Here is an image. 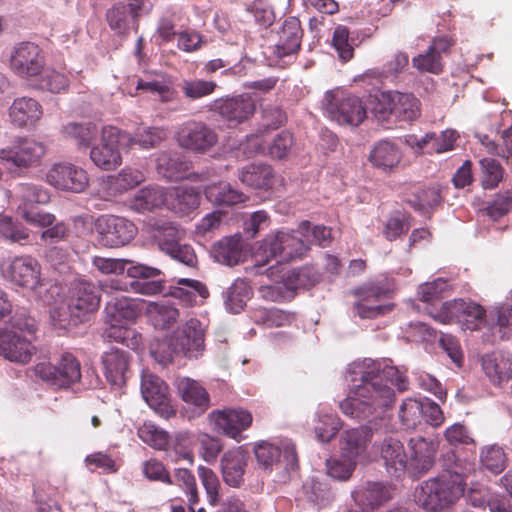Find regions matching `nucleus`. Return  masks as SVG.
I'll return each instance as SVG.
<instances>
[{"label":"nucleus","mask_w":512,"mask_h":512,"mask_svg":"<svg viewBox=\"0 0 512 512\" xmlns=\"http://www.w3.org/2000/svg\"><path fill=\"white\" fill-rule=\"evenodd\" d=\"M349 374L353 385L339 408L350 418L385 420L396 402L395 391L387 382L394 384L399 392L409 389L405 373L387 360L356 361L350 366Z\"/></svg>","instance_id":"obj_1"},{"label":"nucleus","mask_w":512,"mask_h":512,"mask_svg":"<svg viewBox=\"0 0 512 512\" xmlns=\"http://www.w3.org/2000/svg\"><path fill=\"white\" fill-rule=\"evenodd\" d=\"M310 235L314 242L324 247L330 240L331 230L322 225L312 228L309 221H303L297 231H278L267 235L255 255L258 266L266 265L271 259H277V263L281 264L302 257L309 248L307 242Z\"/></svg>","instance_id":"obj_2"},{"label":"nucleus","mask_w":512,"mask_h":512,"mask_svg":"<svg viewBox=\"0 0 512 512\" xmlns=\"http://www.w3.org/2000/svg\"><path fill=\"white\" fill-rule=\"evenodd\" d=\"M127 275L134 279L130 284L131 288L143 295L168 293L189 306L197 304L198 298L203 300L209 296V291L204 283L188 278L178 279L177 284L179 286H170L169 290L166 291L164 280L160 277L162 272L157 268L143 264L128 266Z\"/></svg>","instance_id":"obj_3"},{"label":"nucleus","mask_w":512,"mask_h":512,"mask_svg":"<svg viewBox=\"0 0 512 512\" xmlns=\"http://www.w3.org/2000/svg\"><path fill=\"white\" fill-rule=\"evenodd\" d=\"M101 302V288L86 279L70 283L65 298L50 311L52 321L61 328L90 321Z\"/></svg>","instance_id":"obj_4"},{"label":"nucleus","mask_w":512,"mask_h":512,"mask_svg":"<svg viewBox=\"0 0 512 512\" xmlns=\"http://www.w3.org/2000/svg\"><path fill=\"white\" fill-rule=\"evenodd\" d=\"M101 143L90 149V160H121V150L139 145L149 149L160 143L165 132L156 127L138 131L134 137L114 126H105L101 131Z\"/></svg>","instance_id":"obj_5"},{"label":"nucleus","mask_w":512,"mask_h":512,"mask_svg":"<svg viewBox=\"0 0 512 512\" xmlns=\"http://www.w3.org/2000/svg\"><path fill=\"white\" fill-rule=\"evenodd\" d=\"M280 280L275 284L262 285L259 288L261 297L272 302H280L292 298L299 288H307L319 280V274L314 267L304 266L284 271L282 269Z\"/></svg>","instance_id":"obj_6"},{"label":"nucleus","mask_w":512,"mask_h":512,"mask_svg":"<svg viewBox=\"0 0 512 512\" xmlns=\"http://www.w3.org/2000/svg\"><path fill=\"white\" fill-rule=\"evenodd\" d=\"M327 116L340 125L358 126L366 118L361 98L344 91H328L323 99Z\"/></svg>","instance_id":"obj_7"},{"label":"nucleus","mask_w":512,"mask_h":512,"mask_svg":"<svg viewBox=\"0 0 512 512\" xmlns=\"http://www.w3.org/2000/svg\"><path fill=\"white\" fill-rule=\"evenodd\" d=\"M462 495L458 486H451L445 477L430 478L415 489L414 500L419 507L428 512L441 511Z\"/></svg>","instance_id":"obj_8"},{"label":"nucleus","mask_w":512,"mask_h":512,"mask_svg":"<svg viewBox=\"0 0 512 512\" xmlns=\"http://www.w3.org/2000/svg\"><path fill=\"white\" fill-rule=\"evenodd\" d=\"M96 241L104 248H120L129 244L137 228L128 219L115 215H101L95 220Z\"/></svg>","instance_id":"obj_9"},{"label":"nucleus","mask_w":512,"mask_h":512,"mask_svg":"<svg viewBox=\"0 0 512 512\" xmlns=\"http://www.w3.org/2000/svg\"><path fill=\"white\" fill-rule=\"evenodd\" d=\"M485 309L478 303L454 299L446 301L431 316L438 322L450 324L460 323L468 330H476L485 321Z\"/></svg>","instance_id":"obj_10"},{"label":"nucleus","mask_w":512,"mask_h":512,"mask_svg":"<svg viewBox=\"0 0 512 512\" xmlns=\"http://www.w3.org/2000/svg\"><path fill=\"white\" fill-rule=\"evenodd\" d=\"M36 374L56 388H68L81 378L80 364L71 353H63L53 362L36 365Z\"/></svg>","instance_id":"obj_11"},{"label":"nucleus","mask_w":512,"mask_h":512,"mask_svg":"<svg viewBox=\"0 0 512 512\" xmlns=\"http://www.w3.org/2000/svg\"><path fill=\"white\" fill-rule=\"evenodd\" d=\"M388 292L385 280L364 283L353 292L358 298L353 305V313L361 319H374L392 311V304H373L385 298Z\"/></svg>","instance_id":"obj_12"},{"label":"nucleus","mask_w":512,"mask_h":512,"mask_svg":"<svg viewBox=\"0 0 512 512\" xmlns=\"http://www.w3.org/2000/svg\"><path fill=\"white\" fill-rule=\"evenodd\" d=\"M382 98V102L373 108L379 121H388L391 117L400 121H413L420 114L419 100L413 94L394 91L383 94Z\"/></svg>","instance_id":"obj_13"},{"label":"nucleus","mask_w":512,"mask_h":512,"mask_svg":"<svg viewBox=\"0 0 512 512\" xmlns=\"http://www.w3.org/2000/svg\"><path fill=\"white\" fill-rule=\"evenodd\" d=\"M255 110V99L247 93L218 98L209 104V111L219 114L230 126L246 122L253 116Z\"/></svg>","instance_id":"obj_14"},{"label":"nucleus","mask_w":512,"mask_h":512,"mask_svg":"<svg viewBox=\"0 0 512 512\" xmlns=\"http://www.w3.org/2000/svg\"><path fill=\"white\" fill-rule=\"evenodd\" d=\"M175 137L180 147L196 153H205L218 142L215 129L201 121L182 124Z\"/></svg>","instance_id":"obj_15"},{"label":"nucleus","mask_w":512,"mask_h":512,"mask_svg":"<svg viewBox=\"0 0 512 512\" xmlns=\"http://www.w3.org/2000/svg\"><path fill=\"white\" fill-rule=\"evenodd\" d=\"M358 421H367L368 425H362L357 428L349 429L341 435L340 449L342 457H348L356 461L367 447V442L371 440L374 431H378L389 423V418L385 420H371L355 418Z\"/></svg>","instance_id":"obj_16"},{"label":"nucleus","mask_w":512,"mask_h":512,"mask_svg":"<svg viewBox=\"0 0 512 512\" xmlns=\"http://www.w3.org/2000/svg\"><path fill=\"white\" fill-rule=\"evenodd\" d=\"M3 274L13 284L31 291H37L43 286L41 265L31 256L15 257L3 270Z\"/></svg>","instance_id":"obj_17"},{"label":"nucleus","mask_w":512,"mask_h":512,"mask_svg":"<svg viewBox=\"0 0 512 512\" xmlns=\"http://www.w3.org/2000/svg\"><path fill=\"white\" fill-rule=\"evenodd\" d=\"M141 394L146 403L165 419L175 415L170 403L168 386L157 375L143 371L141 374Z\"/></svg>","instance_id":"obj_18"},{"label":"nucleus","mask_w":512,"mask_h":512,"mask_svg":"<svg viewBox=\"0 0 512 512\" xmlns=\"http://www.w3.org/2000/svg\"><path fill=\"white\" fill-rule=\"evenodd\" d=\"M47 181L57 189L81 193L87 188L89 177L85 169L72 162H56L47 174Z\"/></svg>","instance_id":"obj_19"},{"label":"nucleus","mask_w":512,"mask_h":512,"mask_svg":"<svg viewBox=\"0 0 512 512\" xmlns=\"http://www.w3.org/2000/svg\"><path fill=\"white\" fill-rule=\"evenodd\" d=\"M44 65V56L38 45L32 42H20L14 46L10 56V67L18 76H37Z\"/></svg>","instance_id":"obj_20"},{"label":"nucleus","mask_w":512,"mask_h":512,"mask_svg":"<svg viewBox=\"0 0 512 512\" xmlns=\"http://www.w3.org/2000/svg\"><path fill=\"white\" fill-rule=\"evenodd\" d=\"M408 449L407 472L411 477H419L433 467L438 449V445L433 439L420 435L411 437L408 441Z\"/></svg>","instance_id":"obj_21"},{"label":"nucleus","mask_w":512,"mask_h":512,"mask_svg":"<svg viewBox=\"0 0 512 512\" xmlns=\"http://www.w3.org/2000/svg\"><path fill=\"white\" fill-rule=\"evenodd\" d=\"M178 355L197 357L204 349V328L198 319H189L182 331L169 336Z\"/></svg>","instance_id":"obj_22"},{"label":"nucleus","mask_w":512,"mask_h":512,"mask_svg":"<svg viewBox=\"0 0 512 512\" xmlns=\"http://www.w3.org/2000/svg\"><path fill=\"white\" fill-rule=\"evenodd\" d=\"M379 452L388 474L400 478L407 471L408 456L403 443L393 436H386L373 445Z\"/></svg>","instance_id":"obj_23"},{"label":"nucleus","mask_w":512,"mask_h":512,"mask_svg":"<svg viewBox=\"0 0 512 512\" xmlns=\"http://www.w3.org/2000/svg\"><path fill=\"white\" fill-rule=\"evenodd\" d=\"M32 339L9 329L0 330V355L11 362L27 363L35 352Z\"/></svg>","instance_id":"obj_24"},{"label":"nucleus","mask_w":512,"mask_h":512,"mask_svg":"<svg viewBox=\"0 0 512 512\" xmlns=\"http://www.w3.org/2000/svg\"><path fill=\"white\" fill-rule=\"evenodd\" d=\"M440 462L443 468V472L440 476L445 477L452 487L458 486L460 494L463 496L466 487V479L475 470L474 462L467 458L460 457L453 450L443 453Z\"/></svg>","instance_id":"obj_25"},{"label":"nucleus","mask_w":512,"mask_h":512,"mask_svg":"<svg viewBox=\"0 0 512 512\" xmlns=\"http://www.w3.org/2000/svg\"><path fill=\"white\" fill-rule=\"evenodd\" d=\"M130 354L118 348H111L102 355V364L107 381L115 388H122L129 374Z\"/></svg>","instance_id":"obj_26"},{"label":"nucleus","mask_w":512,"mask_h":512,"mask_svg":"<svg viewBox=\"0 0 512 512\" xmlns=\"http://www.w3.org/2000/svg\"><path fill=\"white\" fill-rule=\"evenodd\" d=\"M459 137L460 135L456 130L446 129L439 134L435 132L426 133L420 139L411 136L407 143L413 148L417 147L426 154H441L455 149Z\"/></svg>","instance_id":"obj_27"},{"label":"nucleus","mask_w":512,"mask_h":512,"mask_svg":"<svg viewBox=\"0 0 512 512\" xmlns=\"http://www.w3.org/2000/svg\"><path fill=\"white\" fill-rule=\"evenodd\" d=\"M248 458V453L242 447L228 450L223 454L220 467L223 481L227 485L240 487L243 484Z\"/></svg>","instance_id":"obj_28"},{"label":"nucleus","mask_w":512,"mask_h":512,"mask_svg":"<svg viewBox=\"0 0 512 512\" xmlns=\"http://www.w3.org/2000/svg\"><path fill=\"white\" fill-rule=\"evenodd\" d=\"M219 431L231 438H237L252 423V415L241 408L225 409L212 413Z\"/></svg>","instance_id":"obj_29"},{"label":"nucleus","mask_w":512,"mask_h":512,"mask_svg":"<svg viewBox=\"0 0 512 512\" xmlns=\"http://www.w3.org/2000/svg\"><path fill=\"white\" fill-rule=\"evenodd\" d=\"M151 233L160 251L165 254L175 252L186 236V231L176 222L156 220L151 224Z\"/></svg>","instance_id":"obj_30"},{"label":"nucleus","mask_w":512,"mask_h":512,"mask_svg":"<svg viewBox=\"0 0 512 512\" xmlns=\"http://www.w3.org/2000/svg\"><path fill=\"white\" fill-rule=\"evenodd\" d=\"M239 179L248 187L265 191L273 189L279 181L272 167L266 162H250L245 165Z\"/></svg>","instance_id":"obj_31"},{"label":"nucleus","mask_w":512,"mask_h":512,"mask_svg":"<svg viewBox=\"0 0 512 512\" xmlns=\"http://www.w3.org/2000/svg\"><path fill=\"white\" fill-rule=\"evenodd\" d=\"M46 154L42 142L18 137L0 150V160H40Z\"/></svg>","instance_id":"obj_32"},{"label":"nucleus","mask_w":512,"mask_h":512,"mask_svg":"<svg viewBox=\"0 0 512 512\" xmlns=\"http://www.w3.org/2000/svg\"><path fill=\"white\" fill-rule=\"evenodd\" d=\"M303 30L296 17L287 18L279 32V39L275 45L274 53L283 58L297 53L301 47Z\"/></svg>","instance_id":"obj_33"},{"label":"nucleus","mask_w":512,"mask_h":512,"mask_svg":"<svg viewBox=\"0 0 512 512\" xmlns=\"http://www.w3.org/2000/svg\"><path fill=\"white\" fill-rule=\"evenodd\" d=\"M211 255L218 263L235 266L243 262L246 253L243 248L242 236L235 234L216 242L211 249Z\"/></svg>","instance_id":"obj_34"},{"label":"nucleus","mask_w":512,"mask_h":512,"mask_svg":"<svg viewBox=\"0 0 512 512\" xmlns=\"http://www.w3.org/2000/svg\"><path fill=\"white\" fill-rule=\"evenodd\" d=\"M481 367L494 385L500 386L512 378V360L502 353L493 352L483 355Z\"/></svg>","instance_id":"obj_35"},{"label":"nucleus","mask_w":512,"mask_h":512,"mask_svg":"<svg viewBox=\"0 0 512 512\" xmlns=\"http://www.w3.org/2000/svg\"><path fill=\"white\" fill-rule=\"evenodd\" d=\"M177 394L181 399L204 413L210 406V397L206 389L196 380L189 377H177L174 381Z\"/></svg>","instance_id":"obj_36"},{"label":"nucleus","mask_w":512,"mask_h":512,"mask_svg":"<svg viewBox=\"0 0 512 512\" xmlns=\"http://www.w3.org/2000/svg\"><path fill=\"white\" fill-rule=\"evenodd\" d=\"M42 114L43 110L39 102L30 97L15 99L9 110L12 122L19 127L34 124L41 118Z\"/></svg>","instance_id":"obj_37"},{"label":"nucleus","mask_w":512,"mask_h":512,"mask_svg":"<svg viewBox=\"0 0 512 512\" xmlns=\"http://www.w3.org/2000/svg\"><path fill=\"white\" fill-rule=\"evenodd\" d=\"M204 193L207 200L217 206H233L248 199L243 192L224 181L207 185Z\"/></svg>","instance_id":"obj_38"},{"label":"nucleus","mask_w":512,"mask_h":512,"mask_svg":"<svg viewBox=\"0 0 512 512\" xmlns=\"http://www.w3.org/2000/svg\"><path fill=\"white\" fill-rule=\"evenodd\" d=\"M106 318L117 323H129L137 319L140 313L136 300L121 296L112 298L105 307Z\"/></svg>","instance_id":"obj_39"},{"label":"nucleus","mask_w":512,"mask_h":512,"mask_svg":"<svg viewBox=\"0 0 512 512\" xmlns=\"http://www.w3.org/2000/svg\"><path fill=\"white\" fill-rule=\"evenodd\" d=\"M479 463L482 470L493 474H501L508 466V456L504 448L496 443L481 447Z\"/></svg>","instance_id":"obj_40"},{"label":"nucleus","mask_w":512,"mask_h":512,"mask_svg":"<svg viewBox=\"0 0 512 512\" xmlns=\"http://www.w3.org/2000/svg\"><path fill=\"white\" fill-rule=\"evenodd\" d=\"M65 138L73 140L79 148H90L92 141L98 135L97 125L87 122H68L62 127Z\"/></svg>","instance_id":"obj_41"},{"label":"nucleus","mask_w":512,"mask_h":512,"mask_svg":"<svg viewBox=\"0 0 512 512\" xmlns=\"http://www.w3.org/2000/svg\"><path fill=\"white\" fill-rule=\"evenodd\" d=\"M156 171L159 176L167 181H201L205 179L203 174L194 172L188 162H158Z\"/></svg>","instance_id":"obj_42"},{"label":"nucleus","mask_w":512,"mask_h":512,"mask_svg":"<svg viewBox=\"0 0 512 512\" xmlns=\"http://www.w3.org/2000/svg\"><path fill=\"white\" fill-rule=\"evenodd\" d=\"M166 192L159 186L142 188L135 195L132 205L138 211H152L161 208L166 202Z\"/></svg>","instance_id":"obj_43"},{"label":"nucleus","mask_w":512,"mask_h":512,"mask_svg":"<svg viewBox=\"0 0 512 512\" xmlns=\"http://www.w3.org/2000/svg\"><path fill=\"white\" fill-rule=\"evenodd\" d=\"M110 28L118 34H125L137 24V19L131 14V8L125 3H116L106 13Z\"/></svg>","instance_id":"obj_44"},{"label":"nucleus","mask_w":512,"mask_h":512,"mask_svg":"<svg viewBox=\"0 0 512 512\" xmlns=\"http://www.w3.org/2000/svg\"><path fill=\"white\" fill-rule=\"evenodd\" d=\"M250 294L251 290L247 281L241 278L236 279L223 293L226 309L232 313H239Z\"/></svg>","instance_id":"obj_45"},{"label":"nucleus","mask_w":512,"mask_h":512,"mask_svg":"<svg viewBox=\"0 0 512 512\" xmlns=\"http://www.w3.org/2000/svg\"><path fill=\"white\" fill-rule=\"evenodd\" d=\"M15 195L21 201L18 207L20 212L25 208H34V204H46L50 200L47 190L29 183L19 184Z\"/></svg>","instance_id":"obj_46"},{"label":"nucleus","mask_w":512,"mask_h":512,"mask_svg":"<svg viewBox=\"0 0 512 512\" xmlns=\"http://www.w3.org/2000/svg\"><path fill=\"white\" fill-rule=\"evenodd\" d=\"M302 493L308 502L320 507L327 505L333 499L329 486L314 477L304 482Z\"/></svg>","instance_id":"obj_47"},{"label":"nucleus","mask_w":512,"mask_h":512,"mask_svg":"<svg viewBox=\"0 0 512 512\" xmlns=\"http://www.w3.org/2000/svg\"><path fill=\"white\" fill-rule=\"evenodd\" d=\"M149 317L157 329H169L179 318V311L168 303H153L149 306Z\"/></svg>","instance_id":"obj_48"},{"label":"nucleus","mask_w":512,"mask_h":512,"mask_svg":"<svg viewBox=\"0 0 512 512\" xmlns=\"http://www.w3.org/2000/svg\"><path fill=\"white\" fill-rule=\"evenodd\" d=\"M201 201V195L194 189H182L176 192L171 203V209L178 215L185 216L196 210Z\"/></svg>","instance_id":"obj_49"},{"label":"nucleus","mask_w":512,"mask_h":512,"mask_svg":"<svg viewBox=\"0 0 512 512\" xmlns=\"http://www.w3.org/2000/svg\"><path fill=\"white\" fill-rule=\"evenodd\" d=\"M108 327L103 332V338L107 341L122 343L126 347L134 348L138 344L135 331L126 327L125 323H117L106 320Z\"/></svg>","instance_id":"obj_50"},{"label":"nucleus","mask_w":512,"mask_h":512,"mask_svg":"<svg viewBox=\"0 0 512 512\" xmlns=\"http://www.w3.org/2000/svg\"><path fill=\"white\" fill-rule=\"evenodd\" d=\"M423 415L422 400L407 398L399 407L398 417L405 429H415Z\"/></svg>","instance_id":"obj_51"},{"label":"nucleus","mask_w":512,"mask_h":512,"mask_svg":"<svg viewBox=\"0 0 512 512\" xmlns=\"http://www.w3.org/2000/svg\"><path fill=\"white\" fill-rule=\"evenodd\" d=\"M0 237L11 243L22 244L28 240L29 230L11 217L3 216L0 218Z\"/></svg>","instance_id":"obj_52"},{"label":"nucleus","mask_w":512,"mask_h":512,"mask_svg":"<svg viewBox=\"0 0 512 512\" xmlns=\"http://www.w3.org/2000/svg\"><path fill=\"white\" fill-rule=\"evenodd\" d=\"M216 88V82L203 79L183 80L180 83V89L182 93L186 98L190 100H198L205 96L211 95Z\"/></svg>","instance_id":"obj_53"},{"label":"nucleus","mask_w":512,"mask_h":512,"mask_svg":"<svg viewBox=\"0 0 512 512\" xmlns=\"http://www.w3.org/2000/svg\"><path fill=\"white\" fill-rule=\"evenodd\" d=\"M138 436L154 449L164 450L169 444L168 434L151 422H146L139 427Z\"/></svg>","instance_id":"obj_54"},{"label":"nucleus","mask_w":512,"mask_h":512,"mask_svg":"<svg viewBox=\"0 0 512 512\" xmlns=\"http://www.w3.org/2000/svg\"><path fill=\"white\" fill-rule=\"evenodd\" d=\"M91 264L98 272L104 275H119L127 272V265L131 266L132 261L120 258H107L101 256H93Z\"/></svg>","instance_id":"obj_55"},{"label":"nucleus","mask_w":512,"mask_h":512,"mask_svg":"<svg viewBox=\"0 0 512 512\" xmlns=\"http://www.w3.org/2000/svg\"><path fill=\"white\" fill-rule=\"evenodd\" d=\"M356 467V461L348 457L327 459L326 468L328 475L336 480L345 481L350 478Z\"/></svg>","instance_id":"obj_56"},{"label":"nucleus","mask_w":512,"mask_h":512,"mask_svg":"<svg viewBox=\"0 0 512 512\" xmlns=\"http://www.w3.org/2000/svg\"><path fill=\"white\" fill-rule=\"evenodd\" d=\"M108 179L119 190H128L143 182L145 176L142 171L127 167L115 175H109Z\"/></svg>","instance_id":"obj_57"},{"label":"nucleus","mask_w":512,"mask_h":512,"mask_svg":"<svg viewBox=\"0 0 512 512\" xmlns=\"http://www.w3.org/2000/svg\"><path fill=\"white\" fill-rule=\"evenodd\" d=\"M332 45L336 50L338 57L346 62L353 57L354 49L350 44L349 30L343 25H338L332 37Z\"/></svg>","instance_id":"obj_58"},{"label":"nucleus","mask_w":512,"mask_h":512,"mask_svg":"<svg viewBox=\"0 0 512 512\" xmlns=\"http://www.w3.org/2000/svg\"><path fill=\"white\" fill-rule=\"evenodd\" d=\"M402 157L396 140H380L370 151L368 160H400Z\"/></svg>","instance_id":"obj_59"},{"label":"nucleus","mask_w":512,"mask_h":512,"mask_svg":"<svg viewBox=\"0 0 512 512\" xmlns=\"http://www.w3.org/2000/svg\"><path fill=\"white\" fill-rule=\"evenodd\" d=\"M340 420L333 414H325L319 417L315 426V433L320 442H329L339 431Z\"/></svg>","instance_id":"obj_60"},{"label":"nucleus","mask_w":512,"mask_h":512,"mask_svg":"<svg viewBox=\"0 0 512 512\" xmlns=\"http://www.w3.org/2000/svg\"><path fill=\"white\" fill-rule=\"evenodd\" d=\"M254 453L259 465L267 469L280 461L282 451L276 445L262 442L255 446Z\"/></svg>","instance_id":"obj_61"},{"label":"nucleus","mask_w":512,"mask_h":512,"mask_svg":"<svg viewBox=\"0 0 512 512\" xmlns=\"http://www.w3.org/2000/svg\"><path fill=\"white\" fill-rule=\"evenodd\" d=\"M364 504L371 508L382 505L390 498L389 491L379 482H369L361 494Z\"/></svg>","instance_id":"obj_62"},{"label":"nucleus","mask_w":512,"mask_h":512,"mask_svg":"<svg viewBox=\"0 0 512 512\" xmlns=\"http://www.w3.org/2000/svg\"><path fill=\"white\" fill-rule=\"evenodd\" d=\"M412 65L421 72L438 74L442 71V57L428 47L425 53L412 58Z\"/></svg>","instance_id":"obj_63"},{"label":"nucleus","mask_w":512,"mask_h":512,"mask_svg":"<svg viewBox=\"0 0 512 512\" xmlns=\"http://www.w3.org/2000/svg\"><path fill=\"white\" fill-rule=\"evenodd\" d=\"M246 11L253 15L257 24L262 27L270 26L275 20L273 9L264 0H255L247 5Z\"/></svg>","instance_id":"obj_64"}]
</instances>
